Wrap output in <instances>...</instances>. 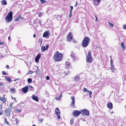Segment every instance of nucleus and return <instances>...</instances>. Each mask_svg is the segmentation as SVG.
Returning a JSON list of instances; mask_svg holds the SVG:
<instances>
[{
    "instance_id": "19",
    "label": "nucleus",
    "mask_w": 126,
    "mask_h": 126,
    "mask_svg": "<svg viewBox=\"0 0 126 126\" xmlns=\"http://www.w3.org/2000/svg\"><path fill=\"white\" fill-rule=\"evenodd\" d=\"M71 55L72 58L74 60H76V56L75 54H74V53H73V52H71Z\"/></svg>"
},
{
    "instance_id": "1",
    "label": "nucleus",
    "mask_w": 126,
    "mask_h": 126,
    "mask_svg": "<svg viewBox=\"0 0 126 126\" xmlns=\"http://www.w3.org/2000/svg\"><path fill=\"white\" fill-rule=\"evenodd\" d=\"M63 56V54L60 53L58 51H57L54 53L53 58L55 61L60 62L62 60Z\"/></svg>"
},
{
    "instance_id": "42",
    "label": "nucleus",
    "mask_w": 126,
    "mask_h": 126,
    "mask_svg": "<svg viewBox=\"0 0 126 126\" xmlns=\"http://www.w3.org/2000/svg\"><path fill=\"white\" fill-rule=\"evenodd\" d=\"M42 3H45L46 1H44V0H40Z\"/></svg>"
},
{
    "instance_id": "29",
    "label": "nucleus",
    "mask_w": 126,
    "mask_h": 126,
    "mask_svg": "<svg viewBox=\"0 0 126 126\" xmlns=\"http://www.w3.org/2000/svg\"><path fill=\"white\" fill-rule=\"evenodd\" d=\"M62 97V94H61L59 95L56 98V99L57 100H59L60 99V98Z\"/></svg>"
},
{
    "instance_id": "35",
    "label": "nucleus",
    "mask_w": 126,
    "mask_h": 126,
    "mask_svg": "<svg viewBox=\"0 0 126 126\" xmlns=\"http://www.w3.org/2000/svg\"><path fill=\"white\" fill-rule=\"evenodd\" d=\"M108 23H109V25L111 27H113L114 26V25L112 23H110L108 21Z\"/></svg>"
},
{
    "instance_id": "56",
    "label": "nucleus",
    "mask_w": 126,
    "mask_h": 126,
    "mask_svg": "<svg viewBox=\"0 0 126 126\" xmlns=\"http://www.w3.org/2000/svg\"><path fill=\"white\" fill-rule=\"evenodd\" d=\"M41 21H40L39 22V23L40 24V25H41Z\"/></svg>"
},
{
    "instance_id": "53",
    "label": "nucleus",
    "mask_w": 126,
    "mask_h": 126,
    "mask_svg": "<svg viewBox=\"0 0 126 126\" xmlns=\"http://www.w3.org/2000/svg\"><path fill=\"white\" fill-rule=\"evenodd\" d=\"M78 4V3H77V2H76V4L75 5V7H76L77 5Z\"/></svg>"
},
{
    "instance_id": "9",
    "label": "nucleus",
    "mask_w": 126,
    "mask_h": 126,
    "mask_svg": "<svg viewBox=\"0 0 126 126\" xmlns=\"http://www.w3.org/2000/svg\"><path fill=\"white\" fill-rule=\"evenodd\" d=\"M46 47L45 46H42L41 47V50L42 52H44L46 50H47L48 47L49 45L48 44L46 45Z\"/></svg>"
},
{
    "instance_id": "38",
    "label": "nucleus",
    "mask_w": 126,
    "mask_h": 126,
    "mask_svg": "<svg viewBox=\"0 0 126 126\" xmlns=\"http://www.w3.org/2000/svg\"><path fill=\"white\" fill-rule=\"evenodd\" d=\"M72 12L70 11L69 14V18H70L72 16Z\"/></svg>"
},
{
    "instance_id": "26",
    "label": "nucleus",
    "mask_w": 126,
    "mask_h": 126,
    "mask_svg": "<svg viewBox=\"0 0 126 126\" xmlns=\"http://www.w3.org/2000/svg\"><path fill=\"white\" fill-rule=\"evenodd\" d=\"M21 15H19L16 18L15 20V21H18L19 19L21 18Z\"/></svg>"
},
{
    "instance_id": "34",
    "label": "nucleus",
    "mask_w": 126,
    "mask_h": 126,
    "mask_svg": "<svg viewBox=\"0 0 126 126\" xmlns=\"http://www.w3.org/2000/svg\"><path fill=\"white\" fill-rule=\"evenodd\" d=\"M38 43H40V45H41L42 43V40L40 39H39L38 40Z\"/></svg>"
},
{
    "instance_id": "39",
    "label": "nucleus",
    "mask_w": 126,
    "mask_h": 126,
    "mask_svg": "<svg viewBox=\"0 0 126 126\" xmlns=\"http://www.w3.org/2000/svg\"><path fill=\"white\" fill-rule=\"evenodd\" d=\"M15 120L16 121V124H18V119L17 118H15Z\"/></svg>"
},
{
    "instance_id": "30",
    "label": "nucleus",
    "mask_w": 126,
    "mask_h": 126,
    "mask_svg": "<svg viewBox=\"0 0 126 126\" xmlns=\"http://www.w3.org/2000/svg\"><path fill=\"white\" fill-rule=\"evenodd\" d=\"M74 118H72L70 121V123L71 125H72L74 123Z\"/></svg>"
},
{
    "instance_id": "41",
    "label": "nucleus",
    "mask_w": 126,
    "mask_h": 126,
    "mask_svg": "<svg viewBox=\"0 0 126 126\" xmlns=\"http://www.w3.org/2000/svg\"><path fill=\"white\" fill-rule=\"evenodd\" d=\"M2 74L3 75H7V74L6 72L4 71H3L2 72Z\"/></svg>"
},
{
    "instance_id": "16",
    "label": "nucleus",
    "mask_w": 126,
    "mask_h": 126,
    "mask_svg": "<svg viewBox=\"0 0 126 126\" xmlns=\"http://www.w3.org/2000/svg\"><path fill=\"white\" fill-rule=\"evenodd\" d=\"M28 86H26L22 89V91L24 93H26L28 91Z\"/></svg>"
},
{
    "instance_id": "55",
    "label": "nucleus",
    "mask_w": 126,
    "mask_h": 126,
    "mask_svg": "<svg viewBox=\"0 0 126 126\" xmlns=\"http://www.w3.org/2000/svg\"><path fill=\"white\" fill-rule=\"evenodd\" d=\"M12 104L11 105V104H10V107H11L12 108Z\"/></svg>"
},
{
    "instance_id": "27",
    "label": "nucleus",
    "mask_w": 126,
    "mask_h": 126,
    "mask_svg": "<svg viewBox=\"0 0 126 126\" xmlns=\"http://www.w3.org/2000/svg\"><path fill=\"white\" fill-rule=\"evenodd\" d=\"M110 69L111 70H112V71L113 72H114V71L113 70L114 69H115L114 67V66L113 64L110 65Z\"/></svg>"
},
{
    "instance_id": "44",
    "label": "nucleus",
    "mask_w": 126,
    "mask_h": 126,
    "mask_svg": "<svg viewBox=\"0 0 126 126\" xmlns=\"http://www.w3.org/2000/svg\"><path fill=\"white\" fill-rule=\"evenodd\" d=\"M71 9L70 11H71V12L72 11L73 9V7L72 6H71Z\"/></svg>"
},
{
    "instance_id": "43",
    "label": "nucleus",
    "mask_w": 126,
    "mask_h": 126,
    "mask_svg": "<svg viewBox=\"0 0 126 126\" xmlns=\"http://www.w3.org/2000/svg\"><path fill=\"white\" fill-rule=\"evenodd\" d=\"M33 73V72L32 70H30V71L29 72V73L30 74H32Z\"/></svg>"
},
{
    "instance_id": "31",
    "label": "nucleus",
    "mask_w": 126,
    "mask_h": 126,
    "mask_svg": "<svg viewBox=\"0 0 126 126\" xmlns=\"http://www.w3.org/2000/svg\"><path fill=\"white\" fill-rule=\"evenodd\" d=\"M21 109H16V110L15 111H16L17 112H21Z\"/></svg>"
},
{
    "instance_id": "62",
    "label": "nucleus",
    "mask_w": 126,
    "mask_h": 126,
    "mask_svg": "<svg viewBox=\"0 0 126 126\" xmlns=\"http://www.w3.org/2000/svg\"><path fill=\"white\" fill-rule=\"evenodd\" d=\"M14 99L15 100V98H14Z\"/></svg>"
},
{
    "instance_id": "52",
    "label": "nucleus",
    "mask_w": 126,
    "mask_h": 126,
    "mask_svg": "<svg viewBox=\"0 0 126 126\" xmlns=\"http://www.w3.org/2000/svg\"><path fill=\"white\" fill-rule=\"evenodd\" d=\"M73 42L74 43H76V42L77 41H76L75 40H73Z\"/></svg>"
},
{
    "instance_id": "6",
    "label": "nucleus",
    "mask_w": 126,
    "mask_h": 126,
    "mask_svg": "<svg viewBox=\"0 0 126 126\" xmlns=\"http://www.w3.org/2000/svg\"><path fill=\"white\" fill-rule=\"evenodd\" d=\"M81 112L77 110H73V116L74 117H78L81 114Z\"/></svg>"
},
{
    "instance_id": "18",
    "label": "nucleus",
    "mask_w": 126,
    "mask_h": 126,
    "mask_svg": "<svg viewBox=\"0 0 126 126\" xmlns=\"http://www.w3.org/2000/svg\"><path fill=\"white\" fill-rule=\"evenodd\" d=\"M32 97L33 99L36 101H38L39 99L38 97L37 96H35L34 94L32 95Z\"/></svg>"
},
{
    "instance_id": "7",
    "label": "nucleus",
    "mask_w": 126,
    "mask_h": 126,
    "mask_svg": "<svg viewBox=\"0 0 126 126\" xmlns=\"http://www.w3.org/2000/svg\"><path fill=\"white\" fill-rule=\"evenodd\" d=\"M81 114L83 115L89 116V111L86 109H84L81 110Z\"/></svg>"
},
{
    "instance_id": "28",
    "label": "nucleus",
    "mask_w": 126,
    "mask_h": 126,
    "mask_svg": "<svg viewBox=\"0 0 126 126\" xmlns=\"http://www.w3.org/2000/svg\"><path fill=\"white\" fill-rule=\"evenodd\" d=\"M4 123L6 124H7L8 125H9L10 124L7 121V119L6 118H5L4 119Z\"/></svg>"
},
{
    "instance_id": "63",
    "label": "nucleus",
    "mask_w": 126,
    "mask_h": 126,
    "mask_svg": "<svg viewBox=\"0 0 126 126\" xmlns=\"http://www.w3.org/2000/svg\"><path fill=\"white\" fill-rule=\"evenodd\" d=\"M113 113V111H112V112H111V113Z\"/></svg>"
},
{
    "instance_id": "21",
    "label": "nucleus",
    "mask_w": 126,
    "mask_h": 126,
    "mask_svg": "<svg viewBox=\"0 0 126 126\" xmlns=\"http://www.w3.org/2000/svg\"><path fill=\"white\" fill-rule=\"evenodd\" d=\"M121 47L123 49V50H125L126 47L124 43V42H122L121 43Z\"/></svg>"
},
{
    "instance_id": "23",
    "label": "nucleus",
    "mask_w": 126,
    "mask_h": 126,
    "mask_svg": "<svg viewBox=\"0 0 126 126\" xmlns=\"http://www.w3.org/2000/svg\"><path fill=\"white\" fill-rule=\"evenodd\" d=\"M80 79V78L79 76H77L75 77L74 79V80L76 82H78Z\"/></svg>"
},
{
    "instance_id": "36",
    "label": "nucleus",
    "mask_w": 126,
    "mask_h": 126,
    "mask_svg": "<svg viewBox=\"0 0 126 126\" xmlns=\"http://www.w3.org/2000/svg\"><path fill=\"white\" fill-rule=\"evenodd\" d=\"M38 15L39 16V17H41L42 15V13L40 12H39L38 13Z\"/></svg>"
},
{
    "instance_id": "57",
    "label": "nucleus",
    "mask_w": 126,
    "mask_h": 126,
    "mask_svg": "<svg viewBox=\"0 0 126 126\" xmlns=\"http://www.w3.org/2000/svg\"><path fill=\"white\" fill-rule=\"evenodd\" d=\"M57 17H61V16L60 15L57 16Z\"/></svg>"
},
{
    "instance_id": "48",
    "label": "nucleus",
    "mask_w": 126,
    "mask_h": 126,
    "mask_svg": "<svg viewBox=\"0 0 126 126\" xmlns=\"http://www.w3.org/2000/svg\"><path fill=\"white\" fill-rule=\"evenodd\" d=\"M43 121V119H39V121L41 123Z\"/></svg>"
},
{
    "instance_id": "11",
    "label": "nucleus",
    "mask_w": 126,
    "mask_h": 126,
    "mask_svg": "<svg viewBox=\"0 0 126 126\" xmlns=\"http://www.w3.org/2000/svg\"><path fill=\"white\" fill-rule=\"evenodd\" d=\"M83 90L84 92H88L89 94L90 97L91 98L92 97L91 94H92V91H90L88 90L86 88H84L83 89Z\"/></svg>"
},
{
    "instance_id": "8",
    "label": "nucleus",
    "mask_w": 126,
    "mask_h": 126,
    "mask_svg": "<svg viewBox=\"0 0 126 126\" xmlns=\"http://www.w3.org/2000/svg\"><path fill=\"white\" fill-rule=\"evenodd\" d=\"M55 114L57 115L58 119L60 118V112L58 108H56L55 110Z\"/></svg>"
},
{
    "instance_id": "54",
    "label": "nucleus",
    "mask_w": 126,
    "mask_h": 126,
    "mask_svg": "<svg viewBox=\"0 0 126 126\" xmlns=\"http://www.w3.org/2000/svg\"><path fill=\"white\" fill-rule=\"evenodd\" d=\"M36 36V35L35 34H34L33 35V37H35Z\"/></svg>"
},
{
    "instance_id": "58",
    "label": "nucleus",
    "mask_w": 126,
    "mask_h": 126,
    "mask_svg": "<svg viewBox=\"0 0 126 126\" xmlns=\"http://www.w3.org/2000/svg\"><path fill=\"white\" fill-rule=\"evenodd\" d=\"M10 36H9L8 37V39L9 40L10 39Z\"/></svg>"
},
{
    "instance_id": "5",
    "label": "nucleus",
    "mask_w": 126,
    "mask_h": 126,
    "mask_svg": "<svg viewBox=\"0 0 126 126\" xmlns=\"http://www.w3.org/2000/svg\"><path fill=\"white\" fill-rule=\"evenodd\" d=\"M73 38V35L72 33L69 32L67 34V41L70 42Z\"/></svg>"
},
{
    "instance_id": "40",
    "label": "nucleus",
    "mask_w": 126,
    "mask_h": 126,
    "mask_svg": "<svg viewBox=\"0 0 126 126\" xmlns=\"http://www.w3.org/2000/svg\"><path fill=\"white\" fill-rule=\"evenodd\" d=\"M30 89H31V90H33V89H33L34 88L32 87V86H29L28 87Z\"/></svg>"
},
{
    "instance_id": "10",
    "label": "nucleus",
    "mask_w": 126,
    "mask_h": 126,
    "mask_svg": "<svg viewBox=\"0 0 126 126\" xmlns=\"http://www.w3.org/2000/svg\"><path fill=\"white\" fill-rule=\"evenodd\" d=\"M49 35L50 33L48 31H46L43 33V37H46L47 38V37H49Z\"/></svg>"
},
{
    "instance_id": "32",
    "label": "nucleus",
    "mask_w": 126,
    "mask_h": 126,
    "mask_svg": "<svg viewBox=\"0 0 126 126\" xmlns=\"http://www.w3.org/2000/svg\"><path fill=\"white\" fill-rule=\"evenodd\" d=\"M32 80L31 78H28V83H30L32 82Z\"/></svg>"
},
{
    "instance_id": "47",
    "label": "nucleus",
    "mask_w": 126,
    "mask_h": 126,
    "mask_svg": "<svg viewBox=\"0 0 126 126\" xmlns=\"http://www.w3.org/2000/svg\"><path fill=\"white\" fill-rule=\"evenodd\" d=\"M46 79L47 80H49V76H47L46 77Z\"/></svg>"
},
{
    "instance_id": "51",
    "label": "nucleus",
    "mask_w": 126,
    "mask_h": 126,
    "mask_svg": "<svg viewBox=\"0 0 126 126\" xmlns=\"http://www.w3.org/2000/svg\"><path fill=\"white\" fill-rule=\"evenodd\" d=\"M95 17L96 18L95 21H96L97 20L98 18L96 16H95Z\"/></svg>"
},
{
    "instance_id": "2",
    "label": "nucleus",
    "mask_w": 126,
    "mask_h": 126,
    "mask_svg": "<svg viewBox=\"0 0 126 126\" xmlns=\"http://www.w3.org/2000/svg\"><path fill=\"white\" fill-rule=\"evenodd\" d=\"M90 41V38L88 37H85L82 41L81 44L82 47H86L89 44Z\"/></svg>"
},
{
    "instance_id": "59",
    "label": "nucleus",
    "mask_w": 126,
    "mask_h": 126,
    "mask_svg": "<svg viewBox=\"0 0 126 126\" xmlns=\"http://www.w3.org/2000/svg\"><path fill=\"white\" fill-rule=\"evenodd\" d=\"M17 79H15V80H14V81H16Z\"/></svg>"
},
{
    "instance_id": "61",
    "label": "nucleus",
    "mask_w": 126,
    "mask_h": 126,
    "mask_svg": "<svg viewBox=\"0 0 126 126\" xmlns=\"http://www.w3.org/2000/svg\"><path fill=\"white\" fill-rule=\"evenodd\" d=\"M23 18H23V17H22V18H21V19H23Z\"/></svg>"
},
{
    "instance_id": "12",
    "label": "nucleus",
    "mask_w": 126,
    "mask_h": 126,
    "mask_svg": "<svg viewBox=\"0 0 126 126\" xmlns=\"http://www.w3.org/2000/svg\"><path fill=\"white\" fill-rule=\"evenodd\" d=\"M5 113L7 114V115L9 116L11 113V110L10 109L7 108L5 110Z\"/></svg>"
},
{
    "instance_id": "3",
    "label": "nucleus",
    "mask_w": 126,
    "mask_h": 126,
    "mask_svg": "<svg viewBox=\"0 0 126 126\" xmlns=\"http://www.w3.org/2000/svg\"><path fill=\"white\" fill-rule=\"evenodd\" d=\"M13 18V13L11 11H10L8 14L7 16L5 17V20L7 22H11Z\"/></svg>"
},
{
    "instance_id": "25",
    "label": "nucleus",
    "mask_w": 126,
    "mask_h": 126,
    "mask_svg": "<svg viewBox=\"0 0 126 126\" xmlns=\"http://www.w3.org/2000/svg\"><path fill=\"white\" fill-rule=\"evenodd\" d=\"M5 78L9 82H11L12 81L11 80V78L10 77H7L6 76L5 77Z\"/></svg>"
},
{
    "instance_id": "13",
    "label": "nucleus",
    "mask_w": 126,
    "mask_h": 126,
    "mask_svg": "<svg viewBox=\"0 0 126 126\" xmlns=\"http://www.w3.org/2000/svg\"><path fill=\"white\" fill-rule=\"evenodd\" d=\"M41 54H38L37 56L36 57L35 60L36 63H38L41 57Z\"/></svg>"
},
{
    "instance_id": "46",
    "label": "nucleus",
    "mask_w": 126,
    "mask_h": 126,
    "mask_svg": "<svg viewBox=\"0 0 126 126\" xmlns=\"http://www.w3.org/2000/svg\"><path fill=\"white\" fill-rule=\"evenodd\" d=\"M123 29H126V25H124L123 26Z\"/></svg>"
},
{
    "instance_id": "60",
    "label": "nucleus",
    "mask_w": 126,
    "mask_h": 126,
    "mask_svg": "<svg viewBox=\"0 0 126 126\" xmlns=\"http://www.w3.org/2000/svg\"><path fill=\"white\" fill-rule=\"evenodd\" d=\"M32 126H36L35 125H32Z\"/></svg>"
},
{
    "instance_id": "20",
    "label": "nucleus",
    "mask_w": 126,
    "mask_h": 126,
    "mask_svg": "<svg viewBox=\"0 0 126 126\" xmlns=\"http://www.w3.org/2000/svg\"><path fill=\"white\" fill-rule=\"evenodd\" d=\"M70 67H71V66L70 63L69 62H67L66 64V68L69 69L70 68Z\"/></svg>"
},
{
    "instance_id": "4",
    "label": "nucleus",
    "mask_w": 126,
    "mask_h": 126,
    "mask_svg": "<svg viewBox=\"0 0 126 126\" xmlns=\"http://www.w3.org/2000/svg\"><path fill=\"white\" fill-rule=\"evenodd\" d=\"M93 59L92 57L91 52H88V55L87 56L86 59L87 63H91L92 62Z\"/></svg>"
},
{
    "instance_id": "15",
    "label": "nucleus",
    "mask_w": 126,
    "mask_h": 126,
    "mask_svg": "<svg viewBox=\"0 0 126 126\" xmlns=\"http://www.w3.org/2000/svg\"><path fill=\"white\" fill-rule=\"evenodd\" d=\"M71 98L72 100V102L71 103L72 106L74 108L75 106V97L74 96L71 97Z\"/></svg>"
},
{
    "instance_id": "17",
    "label": "nucleus",
    "mask_w": 126,
    "mask_h": 126,
    "mask_svg": "<svg viewBox=\"0 0 126 126\" xmlns=\"http://www.w3.org/2000/svg\"><path fill=\"white\" fill-rule=\"evenodd\" d=\"M107 107L110 109H111L113 108V105L111 102H109L107 104Z\"/></svg>"
},
{
    "instance_id": "24",
    "label": "nucleus",
    "mask_w": 126,
    "mask_h": 126,
    "mask_svg": "<svg viewBox=\"0 0 126 126\" xmlns=\"http://www.w3.org/2000/svg\"><path fill=\"white\" fill-rule=\"evenodd\" d=\"M1 3L2 5H6L7 4V2L5 0H2L1 1Z\"/></svg>"
},
{
    "instance_id": "45",
    "label": "nucleus",
    "mask_w": 126,
    "mask_h": 126,
    "mask_svg": "<svg viewBox=\"0 0 126 126\" xmlns=\"http://www.w3.org/2000/svg\"><path fill=\"white\" fill-rule=\"evenodd\" d=\"M4 42H0V45H3Z\"/></svg>"
},
{
    "instance_id": "37",
    "label": "nucleus",
    "mask_w": 126,
    "mask_h": 126,
    "mask_svg": "<svg viewBox=\"0 0 126 126\" xmlns=\"http://www.w3.org/2000/svg\"><path fill=\"white\" fill-rule=\"evenodd\" d=\"M110 58H111V60L110 61V65L113 64V61L112 59H111V56H110Z\"/></svg>"
},
{
    "instance_id": "33",
    "label": "nucleus",
    "mask_w": 126,
    "mask_h": 126,
    "mask_svg": "<svg viewBox=\"0 0 126 126\" xmlns=\"http://www.w3.org/2000/svg\"><path fill=\"white\" fill-rule=\"evenodd\" d=\"M10 91H11L12 93H15L16 91L15 89L13 88H12L11 89Z\"/></svg>"
},
{
    "instance_id": "49",
    "label": "nucleus",
    "mask_w": 126,
    "mask_h": 126,
    "mask_svg": "<svg viewBox=\"0 0 126 126\" xmlns=\"http://www.w3.org/2000/svg\"><path fill=\"white\" fill-rule=\"evenodd\" d=\"M6 67L7 68V69H9V65H6Z\"/></svg>"
},
{
    "instance_id": "14",
    "label": "nucleus",
    "mask_w": 126,
    "mask_h": 126,
    "mask_svg": "<svg viewBox=\"0 0 126 126\" xmlns=\"http://www.w3.org/2000/svg\"><path fill=\"white\" fill-rule=\"evenodd\" d=\"M101 0H93L94 4L95 5H98L100 2Z\"/></svg>"
},
{
    "instance_id": "50",
    "label": "nucleus",
    "mask_w": 126,
    "mask_h": 126,
    "mask_svg": "<svg viewBox=\"0 0 126 126\" xmlns=\"http://www.w3.org/2000/svg\"><path fill=\"white\" fill-rule=\"evenodd\" d=\"M0 86H3V84L1 82H0Z\"/></svg>"
},
{
    "instance_id": "22",
    "label": "nucleus",
    "mask_w": 126,
    "mask_h": 126,
    "mask_svg": "<svg viewBox=\"0 0 126 126\" xmlns=\"http://www.w3.org/2000/svg\"><path fill=\"white\" fill-rule=\"evenodd\" d=\"M2 106H3L2 104H1L0 105V115H2V114L3 113V111L2 110Z\"/></svg>"
}]
</instances>
